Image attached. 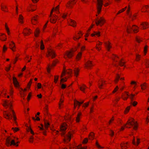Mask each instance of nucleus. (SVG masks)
Listing matches in <instances>:
<instances>
[{
    "label": "nucleus",
    "mask_w": 149,
    "mask_h": 149,
    "mask_svg": "<svg viewBox=\"0 0 149 149\" xmlns=\"http://www.w3.org/2000/svg\"><path fill=\"white\" fill-rule=\"evenodd\" d=\"M3 105L4 107H6V108H7L6 106H9V109L12 111L13 113V115L12 114L9 112H8L6 111H4L3 112V114L4 117L6 119H11L12 118L13 116V119L15 121V123L17 125V123L15 120L16 119V117L15 115V112L13 110H12L11 108V104L10 102H9L6 100L4 101V104Z\"/></svg>",
    "instance_id": "nucleus-1"
},
{
    "label": "nucleus",
    "mask_w": 149,
    "mask_h": 149,
    "mask_svg": "<svg viewBox=\"0 0 149 149\" xmlns=\"http://www.w3.org/2000/svg\"><path fill=\"white\" fill-rule=\"evenodd\" d=\"M66 125L65 124H63L60 127V130L62 132L61 135L64 137L63 141L65 143L67 142L70 141L71 137V134L69 132L68 134L65 135V133L64 132L65 131L67 128Z\"/></svg>",
    "instance_id": "nucleus-2"
},
{
    "label": "nucleus",
    "mask_w": 149,
    "mask_h": 149,
    "mask_svg": "<svg viewBox=\"0 0 149 149\" xmlns=\"http://www.w3.org/2000/svg\"><path fill=\"white\" fill-rule=\"evenodd\" d=\"M19 141L15 142V140L13 139L9 136L7 137L6 140V144L8 146L12 145L17 146L18 145L17 144L19 143Z\"/></svg>",
    "instance_id": "nucleus-3"
},
{
    "label": "nucleus",
    "mask_w": 149,
    "mask_h": 149,
    "mask_svg": "<svg viewBox=\"0 0 149 149\" xmlns=\"http://www.w3.org/2000/svg\"><path fill=\"white\" fill-rule=\"evenodd\" d=\"M130 121H128L126 124H124L125 126H126L127 124L131 126H134L133 128V129L136 130L137 128V126L136 125V123L134 121V119H132L131 120H129Z\"/></svg>",
    "instance_id": "nucleus-4"
},
{
    "label": "nucleus",
    "mask_w": 149,
    "mask_h": 149,
    "mask_svg": "<svg viewBox=\"0 0 149 149\" xmlns=\"http://www.w3.org/2000/svg\"><path fill=\"white\" fill-rule=\"evenodd\" d=\"M54 10V8H53L51 11L50 15L49 16V17H50V21L51 23H55L58 18L57 16L55 15H53L52 16V13Z\"/></svg>",
    "instance_id": "nucleus-5"
},
{
    "label": "nucleus",
    "mask_w": 149,
    "mask_h": 149,
    "mask_svg": "<svg viewBox=\"0 0 149 149\" xmlns=\"http://www.w3.org/2000/svg\"><path fill=\"white\" fill-rule=\"evenodd\" d=\"M138 28V27L135 25H133L132 27H131L130 26H129L127 27V31L128 33H130L131 32V30H132L134 32L136 33L138 31L137 30Z\"/></svg>",
    "instance_id": "nucleus-6"
},
{
    "label": "nucleus",
    "mask_w": 149,
    "mask_h": 149,
    "mask_svg": "<svg viewBox=\"0 0 149 149\" xmlns=\"http://www.w3.org/2000/svg\"><path fill=\"white\" fill-rule=\"evenodd\" d=\"M97 9L98 13H100L101 10L103 5V0H97Z\"/></svg>",
    "instance_id": "nucleus-7"
},
{
    "label": "nucleus",
    "mask_w": 149,
    "mask_h": 149,
    "mask_svg": "<svg viewBox=\"0 0 149 149\" xmlns=\"http://www.w3.org/2000/svg\"><path fill=\"white\" fill-rule=\"evenodd\" d=\"M105 20L102 17H101L100 19H96L95 23L98 26L100 24L101 26L105 22Z\"/></svg>",
    "instance_id": "nucleus-8"
},
{
    "label": "nucleus",
    "mask_w": 149,
    "mask_h": 149,
    "mask_svg": "<svg viewBox=\"0 0 149 149\" xmlns=\"http://www.w3.org/2000/svg\"><path fill=\"white\" fill-rule=\"evenodd\" d=\"M49 56H51L52 58L55 57V54L54 51L52 49H50L48 50V54L47 55V56L48 57Z\"/></svg>",
    "instance_id": "nucleus-9"
},
{
    "label": "nucleus",
    "mask_w": 149,
    "mask_h": 149,
    "mask_svg": "<svg viewBox=\"0 0 149 149\" xmlns=\"http://www.w3.org/2000/svg\"><path fill=\"white\" fill-rule=\"evenodd\" d=\"M38 16L37 15L33 17L31 19V22L32 24L36 25L37 23L38 22Z\"/></svg>",
    "instance_id": "nucleus-10"
},
{
    "label": "nucleus",
    "mask_w": 149,
    "mask_h": 149,
    "mask_svg": "<svg viewBox=\"0 0 149 149\" xmlns=\"http://www.w3.org/2000/svg\"><path fill=\"white\" fill-rule=\"evenodd\" d=\"M76 50H72L71 51H68L66 52L65 54L67 56V57L68 58H71L74 55V52H75Z\"/></svg>",
    "instance_id": "nucleus-11"
},
{
    "label": "nucleus",
    "mask_w": 149,
    "mask_h": 149,
    "mask_svg": "<svg viewBox=\"0 0 149 149\" xmlns=\"http://www.w3.org/2000/svg\"><path fill=\"white\" fill-rule=\"evenodd\" d=\"M75 0H70V1H68L67 3V5L66 6L67 7L71 8L72 7V5H74L76 3L74 1Z\"/></svg>",
    "instance_id": "nucleus-12"
},
{
    "label": "nucleus",
    "mask_w": 149,
    "mask_h": 149,
    "mask_svg": "<svg viewBox=\"0 0 149 149\" xmlns=\"http://www.w3.org/2000/svg\"><path fill=\"white\" fill-rule=\"evenodd\" d=\"M13 82L14 85L15 87H17L19 85V83L15 77H13Z\"/></svg>",
    "instance_id": "nucleus-13"
},
{
    "label": "nucleus",
    "mask_w": 149,
    "mask_h": 149,
    "mask_svg": "<svg viewBox=\"0 0 149 149\" xmlns=\"http://www.w3.org/2000/svg\"><path fill=\"white\" fill-rule=\"evenodd\" d=\"M85 67L87 68H90L93 65V64L91 63V62L88 61V62L85 64Z\"/></svg>",
    "instance_id": "nucleus-14"
},
{
    "label": "nucleus",
    "mask_w": 149,
    "mask_h": 149,
    "mask_svg": "<svg viewBox=\"0 0 149 149\" xmlns=\"http://www.w3.org/2000/svg\"><path fill=\"white\" fill-rule=\"evenodd\" d=\"M127 143H125L123 142V143H121L120 146L122 149H126L127 148Z\"/></svg>",
    "instance_id": "nucleus-15"
},
{
    "label": "nucleus",
    "mask_w": 149,
    "mask_h": 149,
    "mask_svg": "<svg viewBox=\"0 0 149 149\" xmlns=\"http://www.w3.org/2000/svg\"><path fill=\"white\" fill-rule=\"evenodd\" d=\"M141 24L142 26L143 29H145L149 27L148 24L146 22L142 23Z\"/></svg>",
    "instance_id": "nucleus-16"
},
{
    "label": "nucleus",
    "mask_w": 149,
    "mask_h": 149,
    "mask_svg": "<svg viewBox=\"0 0 149 149\" xmlns=\"http://www.w3.org/2000/svg\"><path fill=\"white\" fill-rule=\"evenodd\" d=\"M139 140H140L139 139L137 138V142L136 143L135 141V138L134 137L133 140L132 141V143L134 145H138L140 143Z\"/></svg>",
    "instance_id": "nucleus-17"
},
{
    "label": "nucleus",
    "mask_w": 149,
    "mask_h": 149,
    "mask_svg": "<svg viewBox=\"0 0 149 149\" xmlns=\"http://www.w3.org/2000/svg\"><path fill=\"white\" fill-rule=\"evenodd\" d=\"M70 25L73 27L76 26V22L74 20L72 19H70Z\"/></svg>",
    "instance_id": "nucleus-18"
},
{
    "label": "nucleus",
    "mask_w": 149,
    "mask_h": 149,
    "mask_svg": "<svg viewBox=\"0 0 149 149\" xmlns=\"http://www.w3.org/2000/svg\"><path fill=\"white\" fill-rule=\"evenodd\" d=\"M10 48L12 49L13 51H15L13 49V48L15 47V43L11 41L10 44Z\"/></svg>",
    "instance_id": "nucleus-19"
},
{
    "label": "nucleus",
    "mask_w": 149,
    "mask_h": 149,
    "mask_svg": "<svg viewBox=\"0 0 149 149\" xmlns=\"http://www.w3.org/2000/svg\"><path fill=\"white\" fill-rule=\"evenodd\" d=\"M40 30L37 28L35 30V36L36 37H37L38 36V35L40 33Z\"/></svg>",
    "instance_id": "nucleus-20"
},
{
    "label": "nucleus",
    "mask_w": 149,
    "mask_h": 149,
    "mask_svg": "<svg viewBox=\"0 0 149 149\" xmlns=\"http://www.w3.org/2000/svg\"><path fill=\"white\" fill-rule=\"evenodd\" d=\"M78 34L79 35V36H76L75 37H74V39L75 40L81 38V36L82 35V34L80 33H79Z\"/></svg>",
    "instance_id": "nucleus-21"
},
{
    "label": "nucleus",
    "mask_w": 149,
    "mask_h": 149,
    "mask_svg": "<svg viewBox=\"0 0 149 149\" xmlns=\"http://www.w3.org/2000/svg\"><path fill=\"white\" fill-rule=\"evenodd\" d=\"M23 17L22 16V15H19L18 19H19V22L20 23H23Z\"/></svg>",
    "instance_id": "nucleus-22"
},
{
    "label": "nucleus",
    "mask_w": 149,
    "mask_h": 149,
    "mask_svg": "<svg viewBox=\"0 0 149 149\" xmlns=\"http://www.w3.org/2000/svg\"><path fill=\"white\" fill-rule=\"evenodd\" d=\"M105 44L108 51H109L110 48L111 47L110 45V43L109 42H105Z\"/></svg>",
    "instance_id": "nucleus-23"
},
{
    "label": "nucleus",
    "mask_w": 149,
    "mask_h": 149,
    "mask_svg": "<svg viewBox=\"0 0 149 149\" xmlns=\"http://www.w3.org/2000/svg\"><path fill=\"white\" fill-rule=\"evenodd\" d=\"M125 93L126 94V95L127 96H129L130 97V98L131 99V100L132 101L133 99V97L135 95L131 94L129 96L128 93L127 92H125Z\"/></svg>",
    "instance_id": "nucleus-24"
},
{
    "label": "nucleus",
    "mask_w": 149,
    "mask_h": 149,
    "mask_svg": "<svg viewBox=\"0 0 149 149\" xmlns=\"http://www.w3.org/2000/svg\"><path fill=\"white\" fill-rule=\"evenodd\" d=\"M100 33L99 32H96L94 31V33L91 34V36H94L95 35H97L98 36H100Z\"/></svg>",
    "instance_id": "nucleus-25"
},
{
    "label": "nucleus",
    "mask_w": 149,
    "mask_h": 149,
    "mask_svg": "<svg viewBox=\"0 0 149 149\" xmlns=\"http://www.w3.org/2000/svg\"><path fill=\"white\" fill-rule=\"evenodd\" d=\"M25 31L24 32H23V33L25 35H26L28 34L29 32H30L31 33V32H30L29 31V30H30V29H28L27 28H25Z\"/></svg>",
    "instance_id": "nucleus-26"
},
{
    "label": "nucleus",
    "mask_w": 149,
    "mask_h": 149,
    "mask_svg": "<svg viewBox=\"0 0 149 149\" xmlns=\"http://www.w3.org/2000/svg\"><path fill=\"white\" fill-rule=\"evenodd\" d=\"M79 72V70L77 68H75L74 70V73L75 75L77 76L78 74V72Z\"/></svg>",
    "instance_id": "nucleus-27"
},
{
    "label": "nucleus",
    "mask_w": 149,
    "mask_h": 149,
    "mask_svg": "<svg viewBox=\"0 0 149 149\" xmlns=\"http://www.w3.org/2000/svg\"><path fill=\"white\" fill-rule=\"evenodd\" d=\"M44 123L45 127L47 129L49 125V123L46 120H44Z\"/></svg>",
    "instance_id": "nucleus-28"
},
{
    "label": "nucleus",
    "mask_w": 149,
    "mask_h": 149,
    "mask_svg": "<svg viewBox=\"0 0 149 149\" xmlns=\"http://www.w3.org/2000/svg\"><path fill=\"white\" fill-rule=\"evenodd\" d=\"M86 87V86L85 85L83 84L82 87H80V89L81 91H83L84 93L85 92L84 91V90L85 89V88Z\"/></svg>",
    "instance_id": "nucleus-29"
},
{
    "label": "nucleus",
    "mask_w": 149,
    "mask_h": 149,
    "mask_svg": "<svg viewBox=\"0 0 149 149\" xmlns=\"http://www.w3.org/2000/svg\"><path fill=\"white\" fill-rule=\"evenodd\" d=\"M0 39L2 40H3L5 41L6 40V36L3 34H2L1 36H0Z\"/></svg>",
    "instance_id": "nucleus-30"
},
{
    "label": "nucleus",
    "mask_w": 149,
    "mask_h": 149,
    "mask_svg": "<svg viewBox=\"0 0 149 149\" xmlns=\"http://www.w3.org/2000/svg\"><path fill=\"white\" fill-rule=\"evenodd\" d=\"M81 55V52H79L76 56V59L78 60L80 58Z\"/></svg>",
    "instance_id": "nucleus-31"
},
{
    "label": "nucleus",
    "mask_w": 149,
    "mask_h": 149,
    "mask_svg": "<svg viewBox=\"0 0 149 149\" xmlns=\"http://www.w3.org/2000/svg\"><path fill=\"white\" fill-rule=\"evenodd\" d=\"M94 136V134L93 133H91L89 135V139H93V136Z\"/></svg>",
    "instance_id": "nucleus-32"
},
{
    "label": "nucleus",
    "mask_w": 149,
    "mask_h": 149,
    "mask_svg": "<svg viewBox=\"0 0 149 149\" xmlns=\"http://www.w3.org/2000/svg\"><path fill=\"white\" fill-rule=\"evenodd\" d=\"M119 79H120V76L118 74H117L115 80V81L116 83H117V82Z\"/></svg>",
    "instance_id": "nucleus-33"
},
{
    "label": "nucleus",
    "mask_w": 149,
    "mask_h": 149,
    "mask_svg": "<svg viewBox=\"0 0 149 149\" xmlns=\"http://www.w3.org/2000/svg\"><path fill=\"white\" fill-rule=\"evenodd\" d=\"M40 43V49H43L45 47L42 41H41Z\"/></svg>",
    "instance_id": "nucleus-34"
},
{
    "label": "nucleus",
    "mask_w": 149,
    "mask_h": 149,
    "mask_svg": "<svg viewBox=\"0 0 149 149\" xmlns=\"http://www.w3.org/2000/svg\"><path fill=\"white\" fill-rule=\"evenodd\" d=\"M146 84V83H144L143 84L141 85V89L142 90H143L146 88V86L145 85Z\"/></svg>",
    "instance_id": "nucleus-35"
},
{
    "label": "nucleus",
    "mask_w": 149,
    "mask_h": 149,
    "mask_svg": "<svg viewBox=\"0 0 149 149\" xmlns=\"http://www.w3.org/2000/svg\"><path fill=\"white\" fill-rule=\"evenodd\" d=\"M81 115V113H79L77 116L76 118V121L77 122H79V116Z\"/></svg>",
    "instance_id": "nucleus-36"
},
{
    "label": "nucleus",
    "mask_w": 149,
    "mask_h": 149,
    "mask_svg": "<svg viewBox=\"0 0 149 149\" xmlns=\"http://www.w3.org/2000/svg\"><path fill=\"white\" fill-rule=\"evenodd\" d=\"M123 60V59H121L120 61L119 62V64L120 66H123L124 65L125 63L124 62H122V61Z\"/></svg>",
    "instance_id": "nucleus-37"
},
{
    "label": "nucleus",
    "mask_w": 149,
    "mask_h": 149,
    "mask_svg": "<svg viewBox=\"0 0 149 149\" xmlns=\"http://www.w3.org/2000/svg\"><path fill=\"white\" fill-rule=\"evenodd\" d=\"M84 102V101H83L81 102H79L78 101L76 100L75 99L74 100V105L76 103H77V104H83Z\"/></svg>",
    "instance_id": "nucleus-38"
},
{
    "label": "nucleus",
    "mask_w": 149,
    "mask_h": 149,
    "mask_svg": "<svg viewBox=\"0 0 149 149\" xmlns=\"http://www.w3.org/2000/svg\"><path fill=\"white\" fill-rule=\"evenodd\" d=\"M27 130L28 132L30 131L31 132V133L33 134H34V133L32 130L29 127H28V128L27 129Z\"/></svg>",
    "instance_id": "nucleus-39"
},
{
    "label": "nucleus",
    "mask_w": 149,
    "mask_h": 149,
    "mask_svg": "<svg viewBox=\"0 0 149 149\" xmlns=\"http://www.w3.org/2000/svg\"><path fill=\"white\" fill-rule=\"evenodd\" d=\"M145 65L147 68L149 67V61L148 60L146 61Z\"/></svg>",
    "instance_id": "nucleus-40"
},
{
    "label": "nucleus",
    "mask_w": 149,
    "mask_h": 149,
    "mask_svg": "<svg viewBox=\"0 0 149 149\" xmlns=\"http://www.w3.org/2000/svg\"><path fill=\"white\" fill-rule=\"evenodd\" d=\"M86 147L85 148H82L81 145L79 146H78L77 147V148L75 149H86Z\"/></svg>",
    "instance_id": "nucleus-41"
},
{
    "label": "nucleus",
    "mask_w": 149,
    "mask_h": 149,
    "mask_svg": "<svg viewBox=\"0 0 149 149\" xmlns=\"http://www.w3.org/2000/svg\"><path fill=\"white\" fill-rule=\"evenodd\" d=\"M148 47V46L147 45H146L145 46L144 49V52L145 55L146 54L147 52V48Z\"/></svg>",
    "instance_id": "nucleus-42"
},
{
    "label": "nucleus",
    "mask_w": 149,
    "mask_h": 149,
    "mask_svg": "<svg viewBox=\"0 0 149 149\" xmlns=\"http://www.w3.org/2000/svg\"><path fill=\"white\" fill-rule=\"evenodd\" d=\"M127 8V7H126L125 8L122 9V10H120L119 11L118 13H117V14H118L120 13L121 12H122L125 10V9Z\"/></svg>",
    "instance_id": "nucleus-43"
},
{
    "label": "nucleus",
    "mask_w": 149,
    "mask_h": 149,
    "mask_svg": "<svg viewBox=\"0 0 149 149\" xmlns=\"http://www.w3.org/2000/svg\"><path fill=\"white\" fill-rule=\"evenodd\" d=\"M41 126H42V127H40V126H38V127L40 128V130H43V134H44V135H45V131H44V129H43V125L42 124H41Z\"/></svg>",
    "instance_id": "nucleus-44"
},
{
    "label": "nucleus",
    "mask_w": 149,
    "mask_h": 149,
    "mask_svg": "<svg viewBox=\"0 0 149 149\" xmlns=\"http://www.w3.org/2000/svg\"><path fill=\"white\" fill-rule=\"evenodd\" d=\"M58 76H55L54 81L55 83H57V82L58 80Z\"/></svg>",
    "instance_id": "nucleus-45"
},
{
    "label": "nucleus",
    "mask_w": 149,
    "mask_h": 149,
    "mask_svg": "<svg viewBox=\"0 0 149 149\" xmlns=\"http://www.w3.org/2000/svg\"><path fill=\"white\" fill-rule=\"evenodd\" d=\"M130 109V107H127L125 109V113H127L128 112V111H129Z\"/></svg>",
    "instance_id": "nucleus-46"
},
{
    "label": "nucleus",
    "mask_w": 149,
    "mask_h": 149,
    "mask_svg": "<svg viewBox=\"0 0 149 149\" xmlns=\"http://www.w3.org/2000/svg\"><path fill=\"white\" fill-rule=\"evenodd\" d=\"M72 72V71L71 69H69V71L67 72V73L69 75H71Z\"/></svg>",
    "instance_id": "nucleus-47"
},
{
    "label": "nucleus",
    "mask_w": 149,
    "mask_h": 149,
    "mask_svg": "<svg viewBox=\"0 0 149 149\" xmlns=\"http://www.w3.org/2000/svg\"><path fill=\"white\" fill-rule=\"evenodd\" d=\"M12 129L13 130V131L15 132H17V131H18L19 130L18 128H17V127H15V128L13 127L12 128Z\"/></svg>",
    "instance_id": "nucleus-48"
},
{
    "label": "nucleus",
    "mask_w": 149,
    "mask_h": 149,
    "mask_svg": "<svg viewBox=\"0 0 149 149\" xmlns=\"http://www.w3.org/2000/svg\"><path fill=\"white\" fill-rule=\"evenodd\" d=\"M98 85L99 88L100 89H102V86L103 85V84L102 83L101 84H100V83H98Z\"/></svg>",
    "instance_id": "nucleus-49"
},
{
    "label": "nucleus",
    "mask_w": 149,
    "mask_h": 149,
    "mask_svg": "<svg viewBox=\"0 0 149 149\" xmlns=\"http://www.w3.org/2000/svg\"><path fill=\"white\" fill-rule=\"evenodd\" d=\"M129 16L130 17H131L132 19L133 20V17H135L136 15H134L132 17V15L131 14H130L129 13H127Z\"/></svg>",
    "instance_id": "nucleus-50"
},
{
    "label": "nucleus",
    "mask_w": 149,
    "mask_h": 149,
    "mask_svg": "<svg viewBox=\"0 0 149 149\" xmlns=\"http://www.w3.org/2000/svg\"><path fill=\"white\" fill-rule=\"evenodd\" d=\"M67 81V78L65 77V79L64 78H61V82H64Z\"/></svg>",
    "instance_id": "nucleus-51"
},
{
    "label": "nucleus",
    "mask_w": 149,
    "mask_h": 149,
    "mask_svg": "<svg viewBox=\"0 0 149 149\" xmlns=\"http://www.w3.org/2000/svg\"><path fill=\"white\" fill-rule=\"evenodd\" d=\"M36 119L34 117H32V119L34 120H40V118L38 117H37L36 115Z\"/></svg>",
    "instance_id": "nucleus-52"
},
{
    "label": "nucleus",
    "mask_w": 149,
    "mask_h": 149,
    "mask_svg": "<svg viewBox=\"0 0 149 149\" xmlns=\"http://www.w3.org/2000/svg\"><path fill=\"white\" fill-rule=\"evenodd\" d=\"M33 137L31 136L29 138V141L30 142L32 143L33 142Z\"/></svg>",
    "instance_id": "nucleus-53"
},
{
    "label": "nucleus",
    "mask_w": 149,
    "mask_h": 149,
    "mask_svg": "<svg viewBox=\"0 0 149 149\" xmlns=\"http://www.w3.org/2000/svg\"><path fill=\"white\" fill-rule=\"evenodd\" d=\"M140 56L139 54H136V58L137 60H139L140 59Z\"/></svg>",
    "instance_id": "nucleus-54"
},
{
    "label": "nucleus",
    "mask_w": 149,
    "mask_h": 149,
    "mask_svg": "<svg viewBox=\"0 0 149 149\" xmlns=\"http://www.w3.org/2000/svg\"><path fill=\"white\" fill-rule=\"evenodd\" d=\"M88 141V139L87 138H86L84 139V140L83 141V143H87Z\"/></svg>",
    "instance_id": "nucleus-55"
},
{
    "label": "nucleus",
    "mask_w": 149,
    "mask_h": 149,
    "mask_svg": "<svg viewBox=\"0 0 149 149\" xmlns=\"http://www.w3.org/2000/svg\"><path fill=\"white\" fill-rule=\"evenodd\" d=\"M114 132L112 130H111L110 132V135L111 136H113L114 134Z\"/></svg>",
    "instance_id": "nucleus-56"
},
{
    "label": "nucleus",
    "mask_w": 149,
    "mask_h": 149,
    "mask_svg": "<svg viewBox=\"0 0 149 149\" xmlns=\"http://www.w3.org/2000/svg\"><path fill=\"white\" fill-rule=\"evenodd\" d=\"M31 93H29V95H28L27 97V100H28L29 101L30 99V97H31Z\"/></svg>",
    "instance_id": "nucleus-57"
},
{
    "label": "nucleus",
    "mask_w": 149,
    "mask_h": 149,
    "mask_svg": "<svg viewBox=\"0 0 149 149\" xmlns=\"http://www.w3.org/2000/svg\"><path fill=\"white\" fill-rule=\"evenodd\" d=\"M96 146L98 147V148H102V147H101L99 144L97 142L96 143Z\"/></svg>",
    "instance_id": "nucleus-58"
},
{
    "label": "nucleus",
    "mask_w": 149,
    "mask_h": 149,
    "mask_svg": "<svg viewBox=\"0 0 149 149\" xmlns=\"http://www.w3.org/2000/svg\"><path fill=\"white\" fill-rule=\"evenodd\" d=\"M136 41L139 43L141 41L139 38L137 37H136Z\"/></svg>",
    "instance_id": "nucleus-59"
},
{
    "label": "nucleus",
    "mask_w": 149,
    "mask_h": 149,
    "mask_svg": "<svg viewBox=\"0 0 149 149\" xmlns=\"http://www.w3.org/2000/svg\"><path fill=\"white\" fill-rule=\"evenodd\" d=\"M89 102H88L87 103H85L84 104L83 106V107H87L89 104Z\"/></svg>",
    "instance_id": "nucleus-60"
},
{
    "label": "nucleus",
    "mask_w": 149,
    "mask_h": 149,
    "mask_svg": "<svg viewBox=\"0 0 149 149\" xmlns=\"http://www.w3.org/2000/svg\"><path fill=\"white\" fill-rule=\"evenodd\" d=\"M137 102H136V101H134L132 103V104L133 105V106H135L136 105V104H137Z\"/></svg>",
    "instance_id": "nucleus-61"
},
{
    "label": "nucleus",
    "mask_w": 149,
    "mask_h": 149,
    "mask_svg": "<svg viewBox=\"0 0 149 149\" xmlns=\"http://www.w3.org/2000/svg\"><path fill=\"white\" fill-rule=\"evenodd\" d=\"M38 87V88H41V85L40 83H38V84L37 85Z\"/></svg>",
    "instance_id": "nucleus-62"
},
{
    "label": "nucleus",
    "mask_w": 149,
    "mask_h": 149,
    "mask_svg": "<svg viewBox=\"0 0 149 149\" xmlns=\"http://www.w3.org/2000/svg\"><path fill=\"white\" fill-rule=\"evenodd\" d=\"M66 73V71H63V72H62V74L61 76V77H63L64 75H65Z\"/></svg>",
    "instance_id": "nucleus-63"
},
{
    "label": "nucleus",
    "mask_w": 149,
    "mask_h": 149,
    "mask_svg": "<svg viewBox=\"0 0 149 149\" xmlns=\"http://www.w3.org/2000/svg\"><path fill=\"white\" fill-rule=\"evenodd\" d=\"M66 86L64 84H62L61 85V88L62 89L65 88H66Z\"/></svg>",
    "instance_id": "nucleus-64"
}]
</instances>
